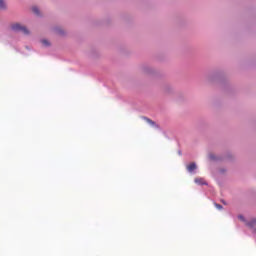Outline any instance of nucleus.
I'll return each instance as SVG.
<instances>
[{
	"mask_svg": "<svg viewBox=\"0 0 256 256\" xmlns=\"http://www.w3.org/2000/svg\"><path fill=\"white\" fill-rule=\"evenodd\" d=\"M42 45H44V47H49V45H51V43L48 40H42L41 41Z\"/></svg>",
	"mask_w": 256,
	"mask_h": 256,
	"instance_id": "nucleus-4",
	"label": "nucleus"
},
{
	"mask_svg": "<svg viewBox=\"0 0 256 256\" xmlns=\"http://www.w3.org/2000/svg\"><path fill=\"white\" fill-rule=\"evenodd\" d=\"M248 227H256V220L253 219L251 222H249L248 224Z\"/></svg>",
	"mask_w": 256,
	"mask_h": 256,
	"instance_id": "nucleus-6",
	"label": "nucleus"
},
{
	"mask_svg": "<svg viewBox=\"0 0 256 256\" xmlns=\"http://www.w3.org/2000/svg\"><path fill=\"white\" fill-rule=\"evenodd\" d=\"M195 183H197L198 185H207V182H205L203 178H196Z\"/></svg>",
	"mask_w": 256,
	"mask_h": 256,
	"instance_id": "nucleus-3",
	"label": "nucleus"
},
{
	"mask_svg": "<svg viewBox=\"0 0 256 256\" xmlns=\"http://www.w3.org/2000/svg\"><path fill=\"white\" fill-rule=\"evenodd\" d=\"M0 9H7V5H5V2H3V0H0Z\"/></svg>",
	"mask_w": 256,
	"mask_h": 256,
	"instance_id": "nucleus-7",
	"label": "nucleus"
},
{
	"mask_svg": "<svg viewBox=\"0 0 256 256\" xmlns=\"http://www.w3.org/2000/svg\"><path fill=\"white\" fill-rule=\"evenodd\" d=\"M195 169H197V165L195 163H191L187 166V171H189V173H193Z\"/></svg>",
	"mask_w": 256,
	"mask_h": 256,
	"instance_id": "nucleus-2",
	"label": "nucleus"
},
{
	"mask_svg": "<svg viewBox=\"0 0 256 256\" xmlns=\"http://www.w3.org/2000/svg\"><path fill=\"white\" fill-rule=\"evenodd\" d=\"M32 11L35 15H40L39 8H37L36 6L32 7Z\"/></svg>",
	"mask_w": 256,
	"mask_h": 256,
	"instance_id": "nucleus-5",
	"label": "nucleus"
},
{
	"mask_svg": "<svg viewBox=\"0 0 256 256\" xmlns=\"http://www.w3.org/2000/svg\"><path fill=\"white\" fill-rule=\"evenodd\" d=\"M239 219H241V221H243V216H239Z\"/></svg>",
	"mask_w": 256,
	"mask_h": 256,
	"instance_id": "nucleus-10",
	"label": "nucleus"
},
{
	"mask_svg": "<svg viewBox=\"0 0 256 256\" xmlns=\"http://www.w3.org/2000/svg\"><path fill=\"white\" fill-rule=\"evenodd\" d=\"M147 123H149L150 125H155V122H153V120L146 118Z\"/></svg>",
	"mask_w": 256,
	"mask_h": 256,
	"instance_id": "nucleus-8",
	"label": "nucleus"
},
{
	"mask_svg": "<svg viewBox=\"0 0 256 256\" xmlns=\"http://www.w3.org/2000/svg\"><path fill=\"white\" fill-rule=\"evenodd\" d=\"M211 159H213V156H210Z\"/></svg>",
	"mask_w": 256,
	"mask_h": 256,
	"instance_id": "nucleus-11",
	"label": "nucleus"
},
{
	"mask_svg": "<svg viewBox=\"0 0 256 256\" xmlns=\"http://www.w3.org/2000/svg\"><path fill=\"white\" fill-rule=\"evenodd\" d=\"M12 30L13 31H21V33H23L24 35H29V29H27V27L16 23L12 25Z\"/></svg>",
	"mask_w": 256,
	"mask_h": 256,
	"instance_id": "nucleus-1",
	"label": "nucleus"
},
{
	"mask_svg": "<svg viewBox=\"0 0 256 256\" xmlns=\"http://www.w3.org/2000/svg\"><path fill=\"white\" fill-rule=\"evenodd\" d=\"M215 207H217V209H223V206H221V204H215Z\"/></svg>",
	"mask_w": 256,
	"mask_h": 256,
	"instance_id": "nucleus-9",
	"label": "nucleus"
}]
</instances>
